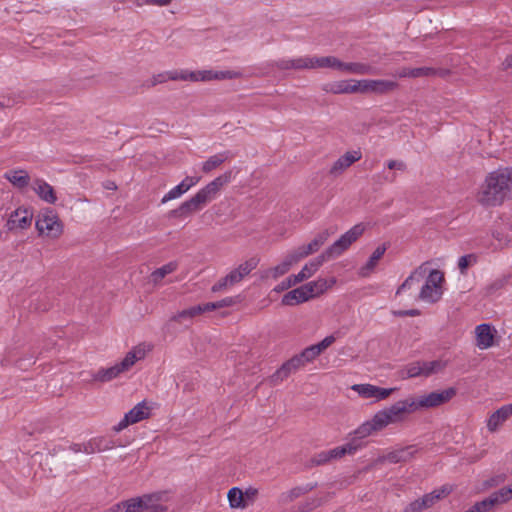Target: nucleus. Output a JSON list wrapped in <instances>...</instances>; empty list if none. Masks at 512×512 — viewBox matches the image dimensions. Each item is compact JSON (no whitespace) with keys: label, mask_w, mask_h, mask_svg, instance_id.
I'll return each mask as SVG.
<instances>
[{"label":"nucleus","mask_w":512,"mask_h":512,"mask_svg":"<svg viewBox=\"0 0 512 512\" xmlns=\"http://www.w3.org/2000/svg\"><path fill=\"white\" fill-rule=\"evenodd\" d=\"M242 77V73L235 70H215L214 80H230V79H238Z\"/></svg>","instance_id":"47"},{"label":"nucleus","mask_w":512,"mask_h":512,"mask_svg":"<svg viewBox=\"0 0 512 512\" xmlns=\"http://www.w3.org/2000/svg\"><path fill=\"white\" fill-rule=\"evenodd\" d=\"M35 226L39 235L47 238L57 239L63 233V224L51 209H46L38 214Z\"/></svg>","instance_id":"6"},{"label":"nucleus","mask_w":512,"mask_h":512,"mask_svg":"<svg viewBox=\"0 0 512 512\" xmlns=\"http://www.w3.org/2000/svg\"><path fill=\"white\" fill-rule=\"evenodd\" d=\"M303 493H304V490L302 488L296 487V488L291 489L287 493H283L281 496V500L283 502L292 501L293 499L301 496Z\"/></svg>","instance_id":"52"},{"label":"nucleus","mask_w":512,"mask_h":512,"mask_svg":"<svg viewBox=\"0 0 512 512\" xmlns=\"http://www.w3.org/2000/svg\"><path fill=\"white\" fill-rule=\"evenodd\" d=\"M258 261L254 258L241 263L238 267L230 271L224 278L213 285L212 291L218 292L227 286H233L239 283L245 276L256 268Z\"/></svg>","instance_id":"9"},{"label":"nucleus","mask_w":512,"mask_h":512,"mask_svg":"<svg viewBox=\"0 0 512 512\" xmlns=\"http://www.w3.org/2000/svg\"><path fill=\"white\" fill-rule=\"evenodd\" d=\"M500 505L506 504L512 500V482L493 492Z\"/></svg>","instance_id":"41"},{"label":"nucleus","mask_w":512,"mask_h":512,"mask_svg":"<svg viewBox=\"0 0 512 512\" xmlns=\"http://www.w3.org/2000/svg\"><path fill=\"white\" fill-rule=\"evenodd\" d=\"M227 498L229 506L232 509L243 510L247 507L243 496V490L239 487H232L227 493Z\"/></svg>","instance_id":"36"},{"label":"nucleus","mask_w":512,"mask_h":512,"mask_svg":"<svg viewBox=\"0 0 512 512\" xmlns=\"http://www.w3.org/2000/svg\"><path fill=\"white\" fill-rule=\"evenodd\" d=\"M153 350L150 342H140L131 347L122 359L109 367H102L92 374L95 382H110L121 375L129 372L138 362L143 361Z\"/></svg>","instance_id":"3"},{"label":"nucleus","mask_w":512,"mask_h":512,"mask_svg":"<svg viewBox=\"0 0 512 512\" xmlns=\"http://www.w3.org/2000/svg\"><path fill=\"white\" fill-rule=\"evenodd\" d=\"M164 497V493H153L134 498L135 512H165Z\"/></svg>","instance_id":"11"},{"label":"nucleus","mask_w":512,"mask_h":512,"mask_svg":"<svg viewBox=\"0 0 512 512\" xmlns=\"http://www.w3.org/2000/svg\"><path fill=\"white\" fill-rule=\"evenodd\" d=\"M153 405L146 400L137 403L132 409L125 413L124 417L113 427L115 432H120L130 425L148 419L151 415Z\"/></svg>","instance_id":"8"},{"label":"nucleus","mask_w":512,"mask_h":512,"mask_svg":"<svg viewBox=\"0 0 512 512\" xmlns=\"http://www.w3.org/2000/svg\"><path fill=\"white\" fill-rule=\"evenodd\" d=\"M418 452V449L415 445H408L404 447H396L391 450H387L384 452L379 458L378 461L381 463L389 462V463H400L407 462L411 460Z\"/></svg>","instance_id":"15"},{"label":"nucleus","mask_w":512,"mask_h":512,"mask_svg":"<svg viewBox=\"0 0 512 512\" xmlns=\"http://www.w3.org/2000/svg\"><path fill=\"white\" fill-rule=\"evenodd\" d=\"M348 62H343L337 57H333L332 69L343 73L347 72Z\"/></svg>","instance_id":"58"},{"label":"nucleus","mask_w":512,"mask_h":512,"mask_svg":"<svg viewBox=\"0 0 512 512\" xmlns=\"http://www.w3.org/2000/svg\"><path fill=\"white\" fill-rule=\"evenodd\" d=\"M4 177L17 188L27 187L30 181L28 173L21 169L6 172Z\"/></svg>","instance_id":"32"},{"label":"nucleus","mask_w":512,"mask_h":512,"mask_svg":"<svg viewBox=\"0 0 512 512\" xmlns=\"http://www.w3.org/2000/svg\"><path fill=\"white\" fill-rule=\"evenodd\" d=\"M305 365L306 364L300 355L297 354L282 364V366L273 374L272 380L274 382H281L292 373H295L299 369L303 368Z\"/></svg>","instance_id":"26"},{"label":"nucleus","mask_w":512,"mask_h":512,"mask_svg":"<svg viewBox=\"0 0 512 512\" xmlns=\"http://www.w3.org/2000/svg\"><path fill=\"white\" fill-rule=\"evenodd\" d=\"M334 56H317L314 55L315 69L329 68L332 69Z\"/></svg>","instance_id":"48"},{"label":"nucleus","mask_w":512,"mask_h":512,"mask_svg":"<svg viewBox=\"0 0 512 512\" xmlns=\"http://www.w3.org/2000/svg\"><path fill=\"white\" fill-rule=\"evenodd\" d=\"M394 179H395V176L393 175V176L390 178V180H391V181H394Z\"/></svg>","instance_id":"62"},{"label":"nucleus","mask_w":512,"mask_h":512,"mask_svg":"<svg viewBox=\"0 0 512 512\" xmlns=\"http://www.w3.org/2000/svg\"><path fill=\"white\" fill-rule=\"evenodd\" d=\"M428 272V264L424 263L415 268L410 275L404 280V282L397 288L396 295H401L409 290H412L418 285L426 276Z\"/></svg>","instance_id":"25"},{"label":"nucleus","mask_w":512,"mask_h":512,"mask_svg":"<svg viewBox=\"0 0 512 512\" xmlns=\"http://www.w3.org/2000/svg\"><path fill=\"white\" fill-rule=\"evenodd\" d=\"M448 362L443 359H437L432 361H422L423 377L427 378L434 374L442 372Z\"/></svg>","instance_id":"35"},{"label":"nucleus","mask_w":512,"mask_h":512,"mask_svg":"<svg viewBox=\"0 0 512 512\" xmlns=\"http://www.w3.org/2000/svg\"><path fill=\"white\" fill-rule=\"evenodd\" d=\"M33 214L25 208H18L13 211L6 223L9 231L24 230L31 226Z\"/></svg>","instance_id":"20"},{"label":"nucleus","mask_w":512,"mask_h":512,"mask_svg":"<svg viewBox=\"0 0 512 512\" xmlns=\"http://www.w3.org/2000/svg\"><path fill=\"white\" fill-rule=\"evenodd\" d=\"M306 301H307V298H306L301 286L287 292L282 297V304L285 306H295V305L304 303Z\"/></svg>","instance_id":"33"},{"label":"nucleus","mask_w":512,"mask_h":512,"mask_svg":"<svg viewBox=\"0 0 512 512\" xmlns=\"http://www.w3.org/2000/svg\"><path fill=\"white\" fill-rule=\"evenodd\" d=\"M386 165L390 170H397L400 172L406 170V164L401 160H389Z\"/></svg>","instance_id":"56"},{"label":"nucleus","mask_w":512,"mask_h":512,"mask_svg":"<svg viewBox=\"0 0 512 512\" xmlns=\"http://www.w3.org/2000/svg\"><path fill=\"white\" fill-rule=\"evenodd\" d=\"M229 157L230 155L228 152L212 155L205 162H203L201 169L204 173H210L211 171L221 166L226 160L229 159Z\"/></svg>","instance_id":"34"},{"label":"nucleus","mask_w":512,"mask_h":512,"mask_svg":"<svg viewBox=\"0 0 512 512\" xmlns=\"http://www.w3.org/2000/svg\"><path fill=\"white\" fill-rule=\"evenodd\" d=\"M512 194V168H499L487 174L476 193L484 206H498Z\"/></svg>","instance_id":"2"},{"label":"nucleus","mask_w":512,"mask_h":512,"mask_svg":"<svg viewBox=\"0 0 512 512\" xmlns=\"http://www.w3.org/2000/svg\"><path fill=\"white\" fill-rule=\"evenodd\" d=\"M298 284V282L296 281L294 275H290L288 276L286 279H284L283 281H281L279 284H277L274 288H273V292H276V293H280V292H283L289 288H291L292 286Z\"/></svg>","instance_id":"49"},{"label":"nucleus","mask_w":512,"mask_h":512,"mask_svg":"<svg viewBox=\"0 0 512 512\" xmlns=\"http://www.w3.org/2000/svg\"><path fill=\"white\" fill-rule=\"evenodd\" d=\"M192 71L187 69L170 70L171 81H190L193 82Z\"/></svg>","instance_id":"44"},{"label":"nucleus","mask_w":512,"mask_h":512,"mask_svg":"<svg viewBox=\"0 0 512 512\" xmlns=\"http://www.w3.org/2000/svg\"><path fill=\"white\" fill-rule=\"evenodd\" d=\"M177 269V263L176 262H169L162 267L156 269L151 274V280L154 283L160 282L165 276L168 274H171Z\"/></svg>","instance_id":"39"},{"label":"nucleus","mask_w":512,"mask_h":512,"mask_svg":"<svg viewBox=\"0 0 512 512\" xmlns=\"http://www.w3.org/2000/svg\"><path fill=\"white\" fill-rule=\"evenodd\" d=\"M445 277L444 273L438 269H430L424 277L418 299L427 304H434L441 300L444 294Z\"/></svg>","instance_id":"5"},{"label":"nucleus","mask_w":512,"mask_h":512,"mask_svg":"<svg viewBox=\"0 0 512 512\" xmlns=\"http://www.w3.org/2000/svg\"><path fill=\"white\" fill-rule=\"evenodd\" d=\"M416 377H423L422 361H415V362L409 363L401 370V378L402 379L416 378Z\"/></svg>","instance_id":"38"},{"label":"nucleus","mask_w":512,"mask_h":512,"mask_svg":"<svg viewBox=\"0 0 512 512\" xmlns=\"http://www.w3.org/2000/svg\"><path fill=\"white\" fill-rule=\"evenodd\" d=\"M475 345L480 350H487L494 346L497 330L491 324L482 323L475 327Z\"/></svg>","instance_id":"16"},{"label":"nucleus","mask_w":512,"mask_h":512,"mask_svg":"<svg viewBox=\"0 0 512 512\" xmlns=\"http://www.w3.org/2000/svg\"><path fill=\"white\" fill-rule=\"evenodd\" d=\"M193 82H209L214 80L215 70L204 69L192 71Z\"/></svg>","instance_id":"43"},{"label":"nucleus","mask_w":512,"mask_h":512,"mask_svg":"<svg viewBox=\"0 0 512 512\" xmlns=\"http://www.w3.org/2000/svg\"><path fill=\"white\" fill-rule=\"evenodd\" d=\"M512 416V403L498 408L486 420V427L490 433L497 432L502 425Z\"/></svg>","instance_id":"22"},{"label":"nucleus","mask_w":512,"mask_h":512,"mask_svg":"<svg viewBox=\"0 0 512 512\" xmlns=\"http://www.w3.org/2000/svg\"><path fill=\"white\" fill-rule=\"evenodd\" d=\"M301 260L302 259L295 251V249L291 250L284 256V258L277 265L265 270L263 277L266 279L276 280L279 277L288 273L290 269Z\"/></svg>","instance_id":"12"},{"label":"nucleus","mask_w":512,"mask_h":512,"mask_svg":"<svg viewBox=\"0 0 512 512\" xmlns=\"http://www.w3.org/2000/svg\"><path fill=\"white\" fill-rule=\"evenodd\" d=\"M351 389L365 399H374L376 401L387 399L396 388H382L372 384H354Z\"/></svg>","instance_id":"18"},{"label":"nucleus","mask_w":512,"mask_h":512,"mask_svg":"<svg viewBox=\"0 0 512 512\" xmlns=\"http://www.w3.org/2000/svg\"><path fill=\"white\" fill-rule=\"evenodd\" d=\"M456 394L454 388H448L442 391H434L420 397H407L397 401L389 407L376 412L371 419L362 423L355 431L354 437L350 442L335 447L329 451H323L317 456V463H325L330 459L341 458L349 454L352 455L362 448V440L392 424L403 422L408 414L414 413L421 409H428L440 406Z\"/></svg>","instance_id":"1"},{"label":"nucleus","mask_w":512,"mask_h":512,"mask_svg":"<svg viewBox=\"0 0 512 512\" xmlns=\"http://www.w3.org/2000/svg\"><path fill=\"white\" fill-rule=\"evenodd\" d=\"M359 94H385L391 91H394L398 84L392 80H372V79H362L358 80Z\"/></svg>","instance_id":"14"},{"label":"nucleus","mask_w":512,"mask_h":512,"mask_svg":"<svg viewBox=\"0 0 512 512\" xmlns=\"http://www.w3.org/2000/svg\"><path fill=\"white\" fill-rule=\"evenodd\" d=\"M493 237L499 242V245L501 247L508 246L509 241L506 238L502 237V235L499 232H494Z\"/></svg>","instance_id":"60"},{"label":"nucleus","mask_w":512,"mask_h":512,"mask_svg":"<svg viewBox=\"0 0 512 512\" xmlns=\"http://www.w3.org/2000/svg\"><path fill=\"white\" fill-rule=\"evenodd\" d=\"M325 92L339 94H359L358 80L345 79L326 83L322 88Z\"/></svg>","instance_id":"21"},{"label":"nucleus","mask_w":512,"mask_h":512,"mask_svg":"<svg viewBox=\"0 0 512 512\" xmlns=\"http://www.w3.org/2000/svg\"><path fill=\"white\" fill-rule=\"evenodd\" d=\"M233 303V299L231 297H227L217 302L206 303V309L210 312L219 308L231 306Z\"/></svg>","instance_id":"50"},{"label":"nucleus","mask_w":512,"mask_h":512,"mask_svg":"<svg viewBox=\"0 0 512 512\" xmlns=\"http://www.w3.org/2000/svg\"><path fill=\"white\" fill-rule=\"evenodd\" d=\"M451 491L452 489L448 485L435 489L431 493L424 495L421 499L410 503L406 507L405 512H420L426 508H429L433 506L437 501L450 494Z\"/></svg>","instance_id":"10"},{"label":"nucleus","mask_w":512,"mask_h":512,"mask_svg":"<svg viewBox=\"0 0 512 512\" xmlns=\"http://www.w3.org/2000/svg\"><path fill=\"white\" fill-rule=\"evenodd\" d=\"M393 314L398 317H405V316L415 317V316L420 315V311L418 309L399 310V311H394Z\"/></svg>","instance_id":"59"},{"label":"nucleus","mask_w":512,"mask_h":512,"mask_svg":"<svg viewBox=\"0 0 512 512\" xmlns=\"http://www.w3.org/2000/svg\"><path fill=\"white\" fill-rule=\"evenodd\" d=\"M386 251L385 245L378 246L372 253V255L369 257L368 261L359 269V275L361 277H367L369 276L376 266L378 265L380 259L383 257L384 253Z\"/></svg>","instance_id":"29"},{"label":"nucleus","mask_w":512,"mask_h":512,"mask_svg":"<svg viewBox=\"0 0 512 512\" xmlns=\"http://www.w3.org/2000/svg\"><path fill=\"white\" fill-rule=\"evenodd\" d=\"M172 0H137V5H157V6H166L171 3Z\"/></svg>","instance_id":"57"},{"label":"nucleus","mask_w":512,"mask_h":512,"mask_svg":"<svg viewBox=\"0 0 512 512\" xmlns=\"http://www.w3.org/2000/svg\"><path fill=\"white\" fill-rule=\"evenodd\" d=\"M112 448L113 444L111 441L103 437H96L89 440L87 443L83 444V449H79L78 451H83L86 454H93L103 452Z\"/></svg>","instance_id":"30"},{"label":"nucleus","mask_w":512,"mask_h":512,"mask_svg":"<svg viewBox=\"0 0 512 512\" xmlns=\"http://www.w3.org/2000/svg\"><path fill=\"white\" fill-rule=\"evenodd\" d=\"M134 498L113 505L109 512H135Z\"/></svg>","instance_id":"46"},{"label":"nucleus","mask_w":512,"mask_h":512,"mask_svg":"<svg viewBox=\"0 0 512 512\" xmlns=\"http://www.w3.org/2000/svg\"><path fill=\"white\" fill-rule=\"evenodd\" d=\"M300 357L304 361L305 364H308L314 361L319 355V349L314 345H311L305 348L301 353H299Z\"/></svg>","instance_id":"45"},{"label":"nucleus","mask_w":512,"mask_h":512,"mask_svg":"<svg viewBox=\"0 0 512 512\" xmlns=\"http://www.w3.org/2000/svg\"><path fill=\"white\" fill-rule=\"evenodd\" d=\"M336 341V337L334 335L326 336L319 343L315 344L317 349H319L320 354L328 349L334 342Z\"/></svg>","instance_id":"53"},{"label":"nucleus","mask_w":512,"mask_h":512,"mask_svg":"<svg viewBox=\"0 0 512 512\" xmlns=\"http://www.w3.org/2000/svg\"><path fill=\"white\" fill-rule=\"evenodd\" d=\"M32 188L43 201L49 204H54L56 202L57 197L53 187L44 180H35L32 184Z\"/></svg>","instance_id":"28"},{"label":"nucleus","mask_w":512,"mask_h":512,"mask_svg":"<svg viewBox=\"0 0 512 512\" xmlns=\"http://www.w3.org/2000/svg\"><path fill=\"white\" fill-rule=\"evenodd\" d=\"M504 481H505L504 475H495V476H492L489 479H487L484 482L483 486L485 489H488L491 487H496V486L502 484Z\"/></svg>","instance_id":"55"},{"label":"nucleus","mask_w":512,"mask_h":512,"mask_svg":"<svg viewBox=\"0 0 512 512\" xmlns=\"http://www.w3.org/2000/svg\"><path fill=\"white\" fill-rule=\"evenodd\" d=\"M346 73L356 74V75H365V74L374 73V70H373L372 66H370L369 64L360 63V62H348Z\"/></svg>","instance_id":"40"},{"label":"nucleus","mask_w":512,"mask_h":512,"mask_svg":"<svg viewBox=\"0 0 512 512\" xmlns=\"http://www.w3.org/2000/svg\"><path fill=\"white\" fill-rule=\"evenodd\" d=\"M336 283V279L332 278H322L319 277L314 281H310L304 285H302V289L307 298V301L324 294L327 290L332 288Z\"/></svg>","instance_id":"19"},{"label":"nucleus","mask_w":512,"mask_h":512,"mask_svg":"<svg viewBox=\"0 0 512 512\" xmlns=\"http://www.w3.org/2000/svg\"><path fill=\"white\" fill-rule=\"evenodd\" d=\"M336 232L334 228H327L318 232L314 238L307 244L301 245L295 249L301 259H304L320 250L328 239Z\"/></svg>","instance_id":"13"},{"label":"nucleus","mask_w":512,"mask_h":512,"mask_svg":"<svg viewBox=\"0 0 512 512\" xmlns=\"http://www.w3.org/2000/svg\"><path fill=\"white\" fill-rule=\"evenodd\" d=\"M503 65H504L505 68H512V55L508 56L505 59Z\"/></svg>","instance_id":"61"},{"label":"nucleus","mask_w":512,"mask_h":512,"mask_svg":"<svg viewBox=\"0 0 512 512\" xmlns=\"http://www.w3.org/2000/svg\"><path fill=\"white\" fill-rule=\"evenodd\" d=\"M280 70H311L315 69L314 55L280 59L273 63Z\"/></svg>","instance_id":"17"},{"label":"nucleus","mask_w":512,"mask_h":512,"mask_svg":"<svg viewBox=\"0 0 512 512\" xmlns=\"http://www.w3.org/2000/svg\"><path fill=\"white\" fill-rule=\"evenodd\" d=\"M201 177L199 176H187L178 185L169 190L162 198L161 202L167 203L168 201L180 198L190 188L199 183Z\"/></svg>","instance_id":"27"},{"label":"nucleus","mask_w":512,"mask_h":512,"mask_svg":"<svg viewBox=\"0 0 512 512\" xmlns=\"http://www.w3.org/2000/svg\"><path fill=\"white\" fill-rule=\"evenodd\" d=\"M205 312H208V310L206 309V303L200 304V305H197L194 307H190L188 309H184V310L178 312L177 314H175L172 317V320L181 322L183 319H191V318H193L197 315H200L202 313H205Z\"/></svg>","instance_id":"37"},{"label":"nucleus","mask_w":512,"mask_h":512,"mask_svg":"<svg viewBox=\"0 0 512 512\" xmlns=\"http://www.w3.org/2000/svg\"><path fill=\"white\" fill-rule=\"evenodd\" d=\"M366 226L358 223L346 231L338 240L330 245L324 252L329 259L342 255L365 232Z\"/></svg>","instance_id":"7"},{"label":"nucleus","mask_w":512,"mask_h":512,"mask_svg":"<svg viewBox=\"0 0 512 512\" xmlns=\"http://www.w3.org/2000/svg\"><path fill=\"white\" fill-rule=\"evenodd\" d=\"M167 81H171L170 79V71H164V72H161V73H158L156 75H154L151 79V85L152 86H155L157 84H162V83H165Z\"/></svg>","instance_id":"54"},{"label":"nucleus","mask_w":512,"mask_h":512,"mask_svg":"<svg viewBox=\"0 0 512 512\" xmlns=\"http://www.w3.org/2000/svg\"><path fill=\"white\" fill-rule=\"evenodd\" d=\"M478 257L475 254H467L461 256L458 260V268L461 274H466L469 267L474 266L477 263Z\"/></svg>","instance_id":"42"},{"label":"nucleus","mask_w":512,"mask_h":512,"mask_svg":"<svg viewBox=\"0 0 512 512\" xmlns=\"http://www.w3.org/2000/svg\"><path fill=\"white\" fill-rule=\"evenodd\" d=\"M434 74V69L429 67L409 68L404 67L396 71L395 76L399 78H418Z\"/></svg>","instance_id":"31"},{"label":"nucleus","mask_w":512,"mask_h":512,"mask_svg":"<svg viewBox=\"0 0 512 512\" xmlns=\"http://www.w3.org/2000/svg\"><path fill=\"white\" fill-rule=\"evenodd\" d=\"M327 260H329V258L326 253L323 252L321 255L308 261L297 274H293L296 281L301 283L314 276Z\"/></svg>","instance_id":"23"},{"label":"nucleus","mask_w":512,"mask_h":512,"mask_svg":"<svg viewBox=\"0 0 512 512\" xmlns=\"http://www.w3.org/2000/svg\"><path fill=\"white\" fill-rule=\"evenodd\" d=\"M234 176L235 174L233 170L225 171L223 174L217 176L203 188L198 190L197 193L189 200L183 202L176 210L172 211V214L180 217H186L193 212L201 210L218 196L222 188L229 184Z\"/></svg>","instance_id":"4"},{"label":"nucleus","mask_w":512,"mask_h":512,"mask_svg":"<svg viewBox=\"0 0 512 512\" xmlns=\"http://www.w3.org/2000/svg\"><path fill=\"white\" fill-rule=\"evenodd\" d=\"M361 157L362 154L359 150L347 151L333 163L329 171L330 174L333 176L341 175L352 164L359 161Z\"/></svg>","instance_id":"24"},{"label":"nucleus","mask_w":512,"mask_h":512,"mask_svg":"<svg viewBox=\"0 0 512 512\" xmlns=\"http://www.w3.org/2000/svg\"><path fill=\"white\" fill-rule=\"evenodd\" d=\"M258 493V489L251 486L243 491L244 500L247 506L252 504L256 500Z\"/></svg>","instance_id":"51"}]
</instances>
